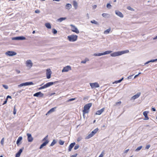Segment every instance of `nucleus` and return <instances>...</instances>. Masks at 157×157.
Masks as SVG:
<instances>
[{"mask_svg":"<svg viewBox=\"0 0 157 157\" xmlns=\"http://www.w3.org/2000/svg\"><path fill=\"white\" fill-rule=\"evenodd\" d=\"M110 30H111V29H110V28L107 29V30H105L104 32V33L105 34H108L110 32Z\"/></svg>","mask_w":157,"mask_h":157,"instance_id":"obj_28","label":"nucleus"},{"mask_svg":"<svg viewBox=\"0 0 157 157\" xmlns=\"http://www.w3.org/2000/svg\"><path fill=\"white\" fill-rule=\"evenodd\" d=\"M48 137V135L46 136L44 138L43 140V141H45L40 146V149H41L44 146H46L49 142V141L47 140Z\"/></svg>","mask_w":157,"mask_h":157,"instance_id":"obj_6","label":"nucleus"},{"mask_svg":"<svg viewBox=\"0 0 157 157\" xmlns=\"http://www.w3.org/2000/svg\"><path fill=\"white\" fill-rule=\"evenodd\" d=\"M90 22L96 25L98 24V23L97 21H95L94 20H93L92 21H90Z\"/></svg>","mask_w":157,"mask_h":157,"instance_id":"obj_30","label":"nucleus"},{"mask_svg":"<svg viewBox=\"0 0 157 157\" xmlns=\"http://www.w3.org/2000/svg\"><path fill=\"white\" fill-rule=\"evenodd\" d=\"M6 54L9 56H12L15 55L16 54V53L14 52L8 51L6 52Z\"/></svg>","mask_w":157,"mask_h":157,"instance_id":"obj_12","label":"nucleus"},{"mask_svg":"<svg viewBox=\"0 0 157 157\" xmlns=\"http://www.w3.org/2000/svg\"><path fill=\"white\" fill-rule=\"evenodd\" d=\"M75 99V98H71V99H69L67 101H68V102H69V101H73V100H74Z\"/></svg>","mask_w":157,"mask_h":157,"instance_id":"obj_44","label":"nucleus"},{"mask_svg":"<svg viewBox=\"0 0 157 157\" xmlns=\"http://www.w3.org/2000/svg\"><path fill=\"white\" fill-rule=\"evenodd\" d=\"M112 52V51H105L103 53H100L98 54L97 53H94V56H102L103 55H106V54H110Z\"/></svg>","mask_w":157,"mask_h":157,"instance_id":"obj_7","label":"nucleus"},{"mask_svg":"<svg viewBox=\"0 0 157 157\" xmlns=\"http://www.w3.org/2000/svg\"><path fill=\"white\" fill-rule=\"evenodd\" d=\"M77 155V154H76L74 155H72L71 156V157H76Z\"/></svg>","mask_w":157,"mask_h":157,"instance_id":"obj_51","label":"nucleus"},{"mask_svg":"<svg viewBox=\"0 0 157 157\" xmlns=\"http://www.w3.org/2000/svg\"><path fill=\"white\" fill-rule=\"evenodd\" d=\"M56 143V141L55 140H53V141L52 142V143H51V145H50V146H53Z\"/></svg>","mask_w":157,"mask_h":157,"instance_id":"obj_32","label":"nucleus"},{"mask_svg":"<svg viewBox=\"0 0 157 157\" xmlns=\"http://www.w3.org/2000/svg\"><path fill=\"white\" fill-rule=\"evenodd\" d=\"M148 113V112L147 111H144L143 113V114L145 117V118L144 119V120H148L149 119V118L147 116V114Z\"/></svg>","mask_w":157,"mask_h":157,"instance_id":"obj_20","label":"nucleus"},{"mask_svg":"<svg viewBox=\"0 0 157 157\" xmlns=\"http://www.w3.org/2000/svg\"><path fill=\"white\" fill-rule=\"evenodd\" d=\"M129 149H128L126 150H125L124 151V153H127L129 151Z\"/></svg>","mask_w":157,"mask_h":157,"instance_id":"obj_52","label":"nucleus"},{"mask_svg":"<svg viewBox=\"0 0 157 157\" xmlns=\"http://www.w3.org/2000/svg\"><path fill=\"white\" fill-rule=\"evenodd\" d=\"M116 14L121 17H123V15L122 13L120 11H117L115 12Z\"/></svg>","mask_w":157,"mask_h":157,"instance_id":"obj_23","label":"nucleus"},{"mask_svg":"<svg viewBox=\"0 0 157 157\" xmlns=\"http://www.w3.org/2000/svg\"><path fill=\"white\" fill-rule=\"evenodd\" d=\"M104 154V151H103L102 152L101 154L98 157H103Z\"/></svg>","mask_w":157,"mask_h":157,"instance_id":"obj_36","label":"nucleus"},{"mask_svg":"<svg viewBox=\"0 0 157 157\" xmlns=\"http://www.w3.org/2000/svg\"><path fill=\"white\" fill-rule=\"evenodd\" d=\"M33 84L34 83L32 82H27L21 84L20 85H19V86H23L28 85H33Z\"/></svg>","mask_w":157,"mask_h":157,"instance_id":"obj_15","label":"nucleus"},{"mask_svg":"<svg viewBox=\"0 0 157 157\" xmlns=\"http://www.w3.org/2000/svg\"><path fill=\"white\" fill-rule=\"evenodd\" d=\"M141 93H140L139 92L138 93H137L136 94H135V95H134L132 97V99L133 100H135L137 98H138L140 95Z\"/></svg>","mask_w":157,"mask_h":157,"instance_id":"obj_18","label":"nucleus"},{"mask_svg":"<svg viewBox=\"0 0 157 157\" xmlns=\"http://www.w3.org/2000/svg\"><path fill=\"white\" fill-rule=\"evenodd\" d=\"M105 110V108H103L101 109L100 110H98L97 111L96 114V115H100Z\"/></svg>","mask_w":157,"mask_h":157,"instance_id":"obj_17","label":"nucleus"},{"mask_svg":"<svg viewBox=\"0 0 157 157\" xmlns=\"http://www.w3.org/2000/svg\"><path fill=\"white\" fill-rule=\"evenodd\" d=\"M0 157H3L2 156V155H1V156H0Z\"/></svg>","mask_w":157,"mask_h":157,"instance_id":"obj_64","label":"nucleus"},{"mask_svg":"<svg viewBox=\"0 0 157 157\" xmlns=\"http://www.w3.org/2000/svg\"><path fill=\"white\" fill-rule=\"evenodd\" d=\"M66 6L67 7V9H69L71 8V5L70 4H67L66 5Z\"/></svg>","mask_w":157,"mask_h":157,"instance_id":"obj_29","label":"nucleus"},{"mask_svg":"<svg viewBox=\"0 0 157 157\" xmlns=\"http://www.w3.org/2000/svg\"><path fill=\"white\" fill-rule=\"evenodd\" d=\"M3 86L6 89H7L8 88V87L6 85H3Z\"/></svg>","mask_w":157,"mask_h":157,"instance_id":"obj_46","label":"nucleus"},{"mask_svg":"<svg viewBox=\"0 0 157 157\" xmlns=\"http://www.w3.org/2000/svg\"><path fill=\"white\" fill-rule=\"evenodd\" d=\"M59 144L60 145H63L64 144V141L62 140H60L59 141Z\"/></svg>","mask_w":157,"mask_h":157,"instance_id":"obj_33","label":"nucleus"},{"mask_svg":"<svg viewBox=\"0 0 157 157\" xmlns=\"http://www.w3.org/2000/svg\"><path fill=\"white\" fill-rule=\"evenodd\" d=\"M157 39V36L154 38V39Z\"/></svg>","mask_w":157,"mask_h":157,"instance_id":"obj_61","label":"nucleus"},{"mask_svg":"<svg viewBox=\"0 0 157 157\" xmlns=\"http://www.w3.org/2000/svg\"><path fill=\"white\" fill-rule=\"evenodd\" d=\"M41 1H45V0H40Z\"/></svg>","mask_w":157,"mask_h":157,"instance_id":"obj_62","label":"nucleus"},{"mask_svg":"<svg viewBox=\"0 0 157 157\" xmlns=\"http://www.w3.org/2000/svg\"><path fill=\"white\" fill-rule=\"evenodd\" d=\"M98 129L97 128L94 129L92 131L91 133L89 134L85 138L86 139H88L92 137L98 131Z\"/></svg>","mask_w":157,"mask_h":157,"instance_id":"obj_5","label":"nucleus"},{"mask_svg":"<svg viewBox=\"0 0 157 157\" xmlns=\"http://www.w3.org/2000/svg\"><path fill=\"white\" fill-rule=\"evenodd\" d=\"M4 138H2L1 140V144L3 145V144H4Z\"/></svg>","mask_w":157,"mask_h":157,"instance_id":"obj_42","label":"nucleus"},{"mask_svg":"<svg viewBox=\"0 0 157 157\" xmlns=\"http://www.w3.org/2000/svg\"><path fill=\"white\" fill-rule=\"evenodd\" d=\"M86 60H84V61H81V63H86Z\"/></svg>","mask_w":157,"mask_h":157,"instance_id":"obj_56","label":"nucleus"},{"mask_svg":"<svg viewBox=\"0 0 157 157\" xmlns=\"http://www.w3.org/2000/svg\"><path fill=\"white\" fill-rule=\"evenodd\" d=\"M121 103V101H119L118 102H117L116 103V105H117L118 104L120 105Z\"/></svg>","mask_w":157,"mask_h":157,"instance_id":"obj_49","label":"nucleus"},{"mask_svg":"<svg viewBox=\"0 0 157 157\" xmlns=\"http://www.w3.org/2000/svg\"><path fill=\"white\" fill-rule=\"evenodd\" d=\"M55 83V82H50L47 83L46 84L44 85V86L39 88H38V90H41L44 89L45 88H47L48 87L52 85H53V84Z\"/></svg>","mask_w":157,"mask_h":157,"instance_id":"obj_4","label":"nucleus"},{"mask_svg":"<svg viewBox=\"0 0 157 157\" xmlns=\"http://www.w3.org/2000/svg\"><path fill=\"white\" fill-rule=\"evenodd\" d=\"M123 79V78H122V79H120L119 80L116 81L115 82L117 83H118L120 82Z\"/></svg>","mask_w":157,"mask_h":157,"instance_id":"obj_40","label":"nucleus"},{"mask_svg":"<svg viewBox=\"0 0 157 157\" xmlns=\"http://www.w3.org/2000/svg\"><path fill=\"white\" fill-rule=\"evenodd\" d=\"M68 40L70 41H75L77 40L78 36L76 35H71L67 36Z\"/></svg>","mask_w":157,"mask_h":157,"instance_id":"obj_3","label":"nucleus"},{"mask_svg":"<svg viewBox=\"0 0 157 157\" xmlns=\"http://www.w3.org/2000/svg\"><path fill=\"white\" fill-rule=\"evenodd\" d=\"M97 6L96 5H94L93 6V8L94 9H95L96 8Z\"/></svg>","mask_w":157,"mask_h":157,"instance_id":"obj_53","label":"nucleus"},{"mask_svg":"<svg viewBox=\"0 0 157 157\" xmlns=\"http://www.w3.org/2000/svg\"><path fill=\"white\" fill-rule=\"evenodd\" d=\"M157 61V59H153V60H151L150 61H149L147 62L146 63V64H147L148 63H149V62H155V61Z\"/></svg>","mask_w":157,"mask_h":157,"instance_id":"obj_34","label":"nucleus"},{"mask_svg":"<svg viewBox=\"0 0 157 157\" xmlns=\"http://www.w3.org/2000/svg\"><path fill=\"white\" fill-rule=\"evenodd\" d=\"M35 31H33V32L32 33H33V34H34V33H35Z\"/></svg>","mask_w":157,"mask_h":157,"instance_id":"obj_60","label":"nucleus"},{"mask_svg":"<svg viewBox=\"0 0 157 157\" xmlns=\"http://www.w3.org/2000/svg\"><path fill=\"white\" fill-rule=\"evenodd\" d=\"M16 71L18 73H19L20 72V71L19 70H17Z\"/></svg>","mask_w":157,"mask_h":157,"instance_id":"obj_58","label":"nucleus"},{"mask_svg":"<svg viewBox=\"0 0 157 157\" xmlns=\"http://www.w3.org/2000/svg\"><path fill=\"white\" fill-rule=\"evenodd\" d=\"M53 33L54 34H56L57 33V31H56V30L55 29H53Z\"/></svg>","mask_w":157,"mask_h":157,"instance_id":"obj_43","label":"nucleus"},{"mask_svg":"<svg viewBox=\"0 0 157 157\" xmlns=\"http://www.w3.org/2000/svg\"><path fill=\"white\" fill-rule=\"evenodd\" d=\"M75 142L73 143H71L69 145L68 147V151H71L72 148L74 147V146L75 145Z\"/></svg>","mask_w":157,"mask_h":157,"instance_id":"obj_19","label":"nucleus"},{"mask_svg":"<svg viewBox=\"0 0 157 157\" xmlns=\"http://www.w3.org/2000/svg\"><path fill=\"white\" fill-rule=\"evenodd\" d=\"M90 84L92 89L98 88L99 87V84L96 82L93 83H90Z\"/></svg>","mask_w":157,"mask_h":157,"instance_id":"obj_10","label":"nucleus"},{"mask_svg":"<svg viewBox=\"0 0 157 157\" xmlns=\"http://www.w3.org/2000/svg\"><path fill=\"white\" fill-rule=\"evenodd\" d=\"M52 72L50 69H47L46 70V77L48 79H49L51 78Z\"/></svg>","mask_w":157,"mask_h":157,"instance_id":"obj_13","label":"nucleus"},{"mask_svg":"<svg viewBox=\"0 0 157 157\" xmlns=\"http://www.w3.org/2000/svg\"><path fill=\"white\" fill-rule=\"evenodd\" d=\"M79 145H78L77 144L75 146L74 149L75 150H77L79 148Z\"/></svg>","mask_w":157,"mask_h":157,"instance_id":"obj_39","label":"nucleus"},{"mask_svg":"<svg viewBox=\"0 0 157 157\" xmlns=\"http://www.w3.org/2000/svg\"><path fill=\"white\" fill-rule=\"evenodd\" d=\"M26 66L30 69L33 65V63L30 60H28L26 61L25 63Z\"/></svg>","mask_w":157,"mask_h":157,"instance_id":"obj_9","label":"nucleus"},{"mask_svg":"<svg viewBox=\"0 0 157 157\" xmlns=\"http://www.w3.org/2000/svg\"><path fill=\"white\" fill-rule=\"evenodd\" d=\"M129 51L128 50H126L122 51H119L117 52H115L110 54L111 56L112 57H115L119 56L121 55L124 54L128 53L129 52Z\"/></svg>","mask_w":157,"mask_h":157,"instance_id":"obj_2","label":"nucleus"},{"mask_svg":"<svg viewBox=\"0 0 157 157\" xmlns=\"http://www.w3.org/2000/svg\"><path fill=\"white\" fill-rule=\"evenodd\" d=\"M16 106H14V109H13V113L14 115L16 113Z\"/></svg>","mask_w":157,"mask_h":157,"instance_id":"obj_35","label":"nucleus"},{"mask_svg":"<svg viewBox=\"0 0 157 157\" xmlns=\"http://www.w3.org/2000/svg\"><path fill=\"white\" fill-rule=\"evenodd\" d=\"M71 27V30L74 32H75L77 34L79 33V32L78 29L74 25H70Z\"/></svg>","mask_w":157,"mask_h":157,"instance_id":"obj_8","label":"nucleus"},{"mask_svg":"<svg viewBox=\"0 0 157 157\" xmlns=\"http://www.w3.org/2000/svg\"><path fill=\"white\" fill-rule=\"evenodd\" d=\"M22 139V138L21 136H20L18 137V139L17 140L16 144L18 146H19V143L21 142Z\"/></svg>","mask_w":157,"mask_h":157,"instance_id":"obj_24","label":"nucleus"},{"mask_svg":"<svg viewBox=\"0 0 157 157\" xmlns=\"http://www.w3.org/2000/svg\"><path fill=\"white\" fill-rule=\"evenodd\" d=\"M142 148V146L138 147L136 149V151H139Z\"/></svg>","mask_w":157,"mask_h":157,"instance_id":"obj_37","label":"nucleus"},{"mask_svg":"<svg viewBox=\"0 0 157 157\" xmlns=\"http://www.w3.org/2000/svg\"><path fill=\"white\" fill-rule=\"evenodd\" d=\"M27 135L28 136V140L29 142H31L33 141V139L31 136V135L29 133H27Z\"/></svg>","mask_w":157,"mask_h":157,"instance_id":"obj_16","label":"nucleus"},{"mask_svg":"<svg viewBox=\"0 0 157 157\" xmlns=\"http://www.w3.org/2000/svg\"><path fill=\"white\" fill-rule=\"evenodd\" d=\"M35 13H40V11L39 10H36L35 11Z\"/></svg>","mask_w":157,"mask_h":157,"instance_id":"obj_50","label":"nucleus"},{"mask_svg":"<svg viewBox=\"0 0 157 157\" xmlns=\"http://www.w3.org/2000/svg\"><path fill=\"white\" fill-rule=\"evenodd\" d=\"M44 94L40 91L37 92L33 94V96L36 97H42L44 96Z\"/></svg>","mask_w":157,"mask_h":157,"instance_id":"obj_14","label":"nucleus"},{"mask_svg":"<svg viewBox=\"0 0 157 157\" xmlns=\"http://www.w3.org/2000/svg\"><path fill=\"white\" fill-rule=\"evenodd\" d=\"M13 39L16 40H24L26 38L24 36H19L13 38Z\"/></svg>","mask_w":157,"mask_h":157,"instance_id":"obj_21","label":"nucleus"},{"mask_svg":"<svg viewBox=\"0 0 157 157\" xmlns=\"http://www.w3.org/2000/svg\"><path fill=\"white\" fill-rule=\"evenodd\" d=\"M151 110L152 111H155L156 110L154 108H151Z\"/></svg>","mask_w":157,"mask_h":157,"instance_id":"obj_54","label":"nucleus"},{"mask_svg":"<svg viewBox=\"0 0 157 157\" xmlns=\"http://www.w3.org/2000/svg\"><path fill=\"white\" fill-rule=\"evenodd\" d=\"M141 74V73H139V74H138L137 75H135V77H134V78H136V77H137L139 75V74Z\"/></svg>","mask_w":157,"mask_h":157,"instance_id":"obj_55","label":"nucleus"},{"mask_svg":"<svg viewBox=\"0 0 157 157\" xmlns=\"http://www.w3.org/2000/svg\"><path fill=\"white\" fill-rule=\"evenodd\" d=\"M108 14L106 13H103L102 14V15L103 17H105L108 15Z\"/></svg>","mask_w":157,"mask_h":157,"instance_id":"obj_41","label":"nucleus"},{"mask_svg":"<svg viewBox=\"0 0 157 157\" xmlns=\"http://www.w3.org/2000/svg\"><path fill=\"white\" fill-rule=\"evenodd\" d=\"M66 19V17H61L58 19V20L60 22H61L63 21Z\"/></svg>","mask_w":157,"mask_h":157,"instance_id":"obj_31","label":"nucleus"},{"mask_svg":"<svg viewBox=\"0 0 157 157\" xmlns=\"http://www.w3.org/2000/svg\"><path fill=\"white\" fill-rule=\"evenodd\" d=\"M7 100H8V99H7V98H6V99L5 101H4L3 103V105H4L6 104L7 102Z\"/></svg>","mask_w":157,"mask_h":157,"instance_id":"obj_47","label":"nucleus"},{"mask_svg":"<svg viewBox=\"0 0 157 157\" xmlns=\"http://www.w3.org/2000/svg\"><path fill=\"white\" fill-rule=\"evenodd\" d=\"M73 5L75 9H77L78 7V4L77 2L75 1H73Z\"/></svg>","mask_w":157,"mask_h":157,"instance_id":"obj_26","label":"nucleus"},{"mask_svg":"<svg viewBox=\"0 0 157 157\" xmlns=\"http://www.w3.org/2000/svg\"><path fill=\"white\" fill-rule=\"evenodd\" d=\"M45 26L48 29H50L51 28V25L49 23H45Z\"/></svg>","mask_w":157,"mask_h":157,"instance_id":"obj_27","label":"nucleus"},{"mask_svg":"<svg viewBox=\"0 0 157 157\" xmlns=\"http://www.w3.org/2000/svg\"><path fill=\"white\" fill-rule=\"evenodd\" d=\"M127 9L128 10H131V11H134L133 9L130 6H128Z\"/></svg>","mask_w":157,"mask_h":157,"instance_id":"obj_38","label":"nucleus"},{"mask_svg":"<svg viewBox=\"0 0 157 157\" xmlns=\"http://www.w3.org/2000/svg\"><path fill=\"white\" fill-rule=\"evenodd\" d=\"M71 67L70 66H67L63 67V69L62 70V72H67L70 70H71Z\"/></svg>","mask_w":157,"mask_h":157,"instance_id":"obj_11","label":"nucleus"},{"mask_svg":"<svg viewBox=\"0 0 157 157\" xmlns=\"http://www.w3.org/2000/svg\"><path fill=\"white\" fill-rule=\"evenodd\" d=\"M92 103H89L85 105L84 107V109L82 110L83 115V116H84L86 113H87L89 112V109L92 106Z\"/></svg>","mask_w":157,"mask_h":157,"instance_id":"obj_1","label":"nucleus"},{"mask_svg":"<svg viewBox=\"0 0 157 157\" xmlns=\"http://www.w3.org/2000/svg\"><path fill=\"white\" fill-rule=\"evenodd\" d=\"M56 107H55L54 108H52L50 109L46 114V115L50 113L53 112L55 111V109L56 108Z\"/></svg>","mask_w":157,"mask_h":157,"instance_id":"obj_25","label":"nucleus"},{"mask_svg":"<svg viewBox=\"0 0 157 157\" xmlns=\"http://www.w3.org/2000/svg\"><path fill=\"white\" fill-rule=\"evenodd\" d=\"M111 5L109 4V3H108L107 4V8H109V7H111Z\"/></svg>","mask_w":157,"mask_h":157,"instance_id":"obj_48","label":"nucleus"},{"mask_svg":"<svg viewBox=\"0 0 157 157\" xmlns=\"http://www.w3.org/2000/svg\"><path fill=\"white\" fill-rule=\"evenodd\" d=\"M11 98V97L10 96L8 95V96H7V97H6V98H7V99H8V98Z\"/></svg>","mask_w":157,"mask_h":157,"instance_id":"obj_57","label":"nucleus"},{"mask_svg":"<svg viewBox=\"0 0 157 157\" xmlns=\"http://www.w3.org/2000/svg\"><path fill=\"white\" fill-rule=\"evenodd\" d=\"M150 145L149 144L147 145L145 147V148L146 149H148L150 148Z\"/></svg>","mask_w":157,"mask_h":157,"instance_id":"obj_45","label":"nucleus"},{"mask_svg":"<svg viewBox=\"0 0 157 157\" xmlns=\"http://www.w3.org/2000/svg\"><path fill=\"white\" fill-rule=\"evenodd\" d=\"M116 0H114V2H116Z\"/></svg>","mask_w":157,"mask_h":157,"instance_id":"obj_63","label":"nucleus"},{"mask_svg":"<svg viewBox=\"0 0 157 157\" xmlns=\"http://www.w3.org/2000/svg\"><path fill=\"white\" fill-rule=\"evenodd\" d=\"M22 151V149H21L16 154L15 157H20V155Z\"/></svg>","mask_w":157,"mask_h":157,"instance_id":"obj_22","label":"nucleus"},{"mask_svg":"<svg viewBox=\"0 0 157 157\" xmlns=\"http://www.w3.org/2000/svg\"><path fill=\"white\" fill-rule=\"evenodd\" d=\"M53 1H57L59 2L60 1V0H53Z\"/></svg>","mask_w":157,"mask_h":157,"instance_id":"obj_59","label":"nucleus"}]
</instances>
